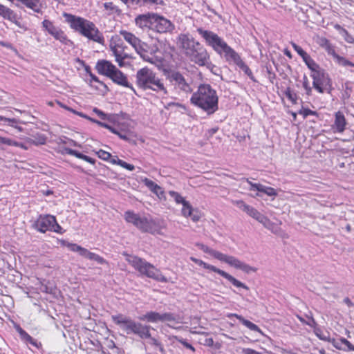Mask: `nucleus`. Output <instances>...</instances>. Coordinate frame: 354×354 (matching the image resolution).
Returning a JSON list of instances; mask_svg holds the SVG:
<instances>
[{
  "label": "nucleus",
  "mask_w": 354,
  "mask_h": 354,
  "mask_svg": "<svg viewBox=\"0 0 354 354\" xmlns=\"http://www.w3.org/2000/svg\"><path fill=\"white\" fill-rule=\"evenodd\" d=\"M291 46L293 48V49L298 53L299 56H301V58L305 57L308 53L302 49L301 47L298 46L294 42H291Z\"/></svg>",
  "instance_id": "nucleus-45"
},
{
  "label": "nucleus",
  "mask_w": 354,
  "mask_h": 354,
  "mask_svg": "<svg viewBox=\"0 0 354 354\" xmlns=\"http://www.w3.org/2000/svg\"><path fill=\"white\" fill-rule=\"evenodd\" d=\"M67 110L73 113L74 114H76L82 118H87V115H85L84 113H83L82 112H79L77 111H75L74 109H73L72 108H67Z\"/></svg>",
  "instance_id": "nucleus-60"
},
{
  "label": "nucleus",
  "mask_w": 354,
  "mask_h": 354,
  "mask_svg": "<svg viewBox=\"0 0 354 354\" xmlns=\"http://www.w3.org/2000/svg\"><path fill=\"white\" fill-rule=\"evenodd\" d=\"M299 114L302 115L304 118H307L308 115H316L317 116V113L315 111H312L308 108H302L299 111Z\"/></svg>",
  "instance_id": "nucleus-44"
},
{
  "label": "nucleus",
  "mask_w": 354,
  "mask_h": 354,
  "mask_svg": "<svg viewBox=\"0 0 354 354\" xmlns=\"http://www.w3.org/2000/svg\"><path fill=\"white\" fill-rule=\"evenodd\" d=\"M260 192H263L269 196H276L277 195V193L274 188L271 187H267L263 185H262Z\"/></svg>",
  "instance_id": "nucleus-43"
},
{
  "label": "nucleus",
  "mask_w": 354,
  "mask_h": 354,
  "mask_svg": "<svg viewBox=\"0 0 354 354\" xmlns=\"http://www.w3.org/2000/svg\"><path fill=\"white\" fill-rule=\"evenodd\" d=\"M178 42L183 55L190 62L209 69L214 66L207 49L199 41L187 35L181 34L178 37Z\"/></svg>",
  "instance_id": "nucleus-1"
},
{
  "label": "nucleus",
  "mask_w": 354,
  "mask_h": 354,
  "mask_svg": "<svg viewBox=\"0 0 354 354\" xmlns=\"http://www.w3.org/2000/svg\"><path fill=\"white\" fill-rule=\"evenodd\" d=\"M117 165L121 166L122 167H123L129 171H133L135 169V167L133 165L127 163L125 161L120 160V159H118Z\"/></svg>",
  "instance_id": "nucleus-46"
},
{
  "label": "nucleus",
  "mask_w": 354,
  "mask_h": 354,
  "mask_svg": "<svg viewBox=\"0 0 354 354\" xmlns=\"http://www.w3.org/2000/svg\"><path fill=\"white\" fill-rule=\"evenodd\" d=\"M41 291L46 293H52V289L48 288L47 285L41 284L40 288Z\"/></svg>",
  "instance_id": "nucleus-64"
},
{
  "label": "nucleus",
  "mask_w": 354,
  "mask_h": 354,
  "mask_svg": "<svg viewBox=\"0 0 354 354\" xmlns=\"http://www.w3.org/2000/svg\"><path fill=\"white\" fill-rule=\"evenodd\" d=\"M124 218L127 222L132 223L140 230L145 232V229L147 227L149 218L141 217L133 212L127 211L124 213Z\"/></svg>",
  "instance_id": "nucleus-16"
},
{
  "label": "nucleus",
  "mask_w": 354,
  "mask_h": 354,
  "mask_svg": "<svg viewBox=\"0 0 354 354\" xmlns=\"http://www.w3.org/2000/svg\"><path fill=\"white\" fill-rule=\"evenodd\" d=\"M136 85L142 90H151L160 95H167L164 82L151 69L145 67L138 70L136 75Z\"/></svg>",
  "instance_id": "nucleus-4"
},
{
  "label": "nucleus",
  "mask_w": 354,
  "mask_h": 354,
  "mask_svg": "<svg viewBox=\"0 0 354 354\" xmlns=\"http://www.w3.org/2000/svg\"><path fill=\"white\" fill-rule=\"evenodd\" d=\"M19 124H25V122H23L20 120L19 119L17 118H11L10 120H8V126H10L16 129H17L19 131L21 132L23 131V128L20 126H19Z\"/></svg>",
  "instance_id": "nucleus-41"
},
{
  "label": "nucleus",
  "mask_w": 354,
  "mask_h": 354,
  "mask_svg": "<svg viewBox=\"0 0 354 354\" xmlns=\"http://www.w3.org/2000/svg\"><path fill=\"white\" fill-rule=\"evenodd\" d=\"M93 112L95 113L102 120H109L110 116L106 115L102 111L98 109L97 108L93 109Z\"/></svg>",
  "instance_id": "nucleus-51"
},
{
  "label": "nucleus",
  "mask_w": 354,
  "mask_h": 354,
  "mask_svg": "<svg viewBox=\"0 0 354 354\" xmlns=\"http://www.w3.org/2000/svg\"><path fill=\"white\" fill-rule=\"evenodd\" d=\"M145 55H148L150 58L152 57L153 58V62H148L152 64H156L158 62L157 57L155 55L156 53L158 50V47L156 45L149 46L147 44V47L145 49Z\"/></svg>",
  "instance_id": "nucleus-35"
},
{
  "label": "nucleus",
  "mask_w": 354,
  "mask_h": 354,
  "mask_svg": "<svg viewBox=\"0 0 354 354\" xmlns=\"http://www.w3.org/2000/svg\"><path fill=\"white\" fill-rule=\"evenodd\" d=\"M97 156L104 160H109L110 158L111 157V155L110 153L104 151L102 149H100L98 151L96 152Z\"/></svg>",
  "instance_id": "nucleus-49"
},
{
  "label": "nucleus",
  "mask_w": 354,
  "mask_h": 354,
  "mask_svg": "<svg viewBox=\"0 0 354 354\" xmlns=\"http://www.w3.org/2000/svg\"><path fill=\"white\" fill-rule=\"evenodd\" d=\"M196 31L203 38L207 46L212 47L221 56H224L226 60L235 51L214 32L202 28H198Z\"/></svg>",
  "instance_id": "nucleus-7"
},
{
  "label": "nucleus",
  "mask_w": 354,
  "mask_h": 354,
  "mask_svg": "<svg viewBox=\"0 0 354 354\" xmlns=\"http://www.w3.org/2000/svg\"><path fill=\"white\" fill-rule=\"evenodd\" d=\"M193 207L188 201H186L183 204V208L181 210L182 214L185 217L191 216L193 212Z\"/></svg>",
  "instance_id": "nucleus-39"
},
{
  "label": "nucleus",
  "mask_w": 354,
  "mask_h": 354,
  "mask_svg": "<svg viewBox=\"0 0 354 354\" xmlns=\"http://www.w3.org/2000/svg\"><path fill=\"white\" fill-rule=\"evenodd\" d=\"M232 203L243 212H245L248 216L257 220L258 222L261 220V218H262L263 216V214L259 212L257 209L246 204L241 200L233 201Z\"/></svg>",
  "instance_id": "nucleus-19"
},
{
  "label": "nucleus",
  "mask_w": 354,
  "mask_h": 354,
  "mask_svg": "<svg viewBox=\"0 0 354 354\" xmlns=\"http://www.w3.org/2000/svg\"><path fill=\"white\" fill-rule=\"evenodd\" d=\"M120 1L128 6L138 7L139 0H120Z\"/></svg>",
  "instance_id": "nucleus-55"
},
{
  "label": "nucleus",
  "mask_w": 354,
  "mask_h": 354,
  "mask_svg": "<svg viewBox=\"0 0 354 354\" xmlns=\"http://www.w3.org/2000/svg\"><path fill=\"white\" fill-rule=\"evenodd\" d=\"M115 68L116 66L111 62L105 59L99 60L95 66V69L99 74L105 75L108 77H109V75H111V73H113Z\"/></svg>",
  "instance_id": "nucleus-22"
},
{
  "label": "nucleus",
  "mask_w": 354,
  "mask_h": 354,
  "mask_svg": "<svg viewBox=\"0 0 354 354\" xmlns=\"http://www.w3.org/2000/svg\"><path fill=\"white\" fill-rule=\"evenodd\" d=\"M112 319L115 324L118 325L127 334H135L142 339L151 338L150 328L148 325H143L140 322H136L131 319L122 315H113Z\"/></svg>",
  "instance_id": "nucleus-6"
},
{
  "label": "nucleus",
  "mask_w": 354,
  "mask_h": 354,
  "mask_svg": "<svg viewBox=\"0 0 354 354\" xmlns=\"http://www.w3.org/2000/svg\"><path fill=\"white\" fill-rule=\"evenodd\" d=\"M285 95L286 96V97L290 101L292 102L293 104H296L297 103V94L295 93L290 88H287V89L285 91Z\"/></svg>",
  "instance_id": "nucleus-42"
},
{
  "label": "nucleus",
  "mask_w": 354,
  "mask_h": 354,
  "mask_svg": "<svg viewBox=\"0 0 354 354\" xmlns=\"http://www.w3.org/2000/svg\"><path fill=\"white\" fill-rule=\"evenodd\" d=\"M308 68L310 70L311 73H316L318 71L323 70L324 68H321L319 64H317L315 61L312 62Z\"/></svg>",
  "instance_id": "nucleus-50"
},
{
  "label": "nucleus",
  "mask_w": 354,
  "mask_h": 354,
  "mask_svg": "<svg viewBox=\"0 0 354 354\" xmlns=\"http://www.w3.org/2000/svg\"><path fill=\"white\" fill-rule=\"evenodd\" d=\"M313 79V87L319 93H330L332 90V80L326 71L323 69L316 73H310Z\"/></svg>",
  "instance_id": "nucleus-11"
},
{
  "label": "nucleus",
  "mask_w": 354,
  "mask_h": 354,
  "mask_svg": "<svg viewBox=\"0 0 354 354\" xmlns=\"http://www.w3.org/2000/svg\"><path fill=\"white\" fill-rule=\"evenodd\" d=\"M259 222L261 223L266 228L274 234H277L279 231V227L264 215Z\"/></svg>",
  "instance_id": "nucleus-31"
},
{
  "label": "nucleus",
  "mask_w": 354,
  "mask_h": 354,
  "mask_svg": "<svg viewBox=\"0 0 354 354\" xmlns=\"http://www.w3.org/2000/svg\"><path fill=\"white\" fill-rule=\"evenodd\" d=\"M218 274L222 276L223 277L227 279L231 283H232L235 287L239 288H243L246 290H249V288L241 281L237 280L236 278H234L233 276L230 275V274L227 273L226 272L221 270Z\"/></svg>",
  "instance_id": "nucleus-25"
},
{
  "label": "nucleus",
  "mask_w": 354,
  "mask_h": 354,
  "mask_svg": "<svg viewBox=\"0 0 354 354\" xmlns=\"http://www.w3.org/2000/svg\"><path fill=\"white\" fill-rule=\"evenodd\" d=\"M154 17H156V13L147 12L139 15L135 19L136 25L142 30L145 28L152 29Z\"/></svg>",
  "instance_id": "nucleus-18"
},
{
  "label": "nucleus",
  "mask_w": 354,
  "mask_h": 354,
  "mask_svg": "<svg viewBox=\"0 0 354 354\" xmlns=\"http://www.w3.org/2000/svg\"><path fill=\"white\" fill-rule=\"evenodd\" d=\"M42 27L51 35L52 33L58 28L53 25V22L48 19L42 21Z\"/></svg>",
  "instance_id": "nucleus-38"
},
{
  "label": "nucleus",
  "mask_w": 354,
  "mask_h": 354,
  "mask_svg": "<svg viewBox=\"0 0 354 354\" xmlns=\"http://www.w3.org/2000/svg\"><path fill=\"white\" fill-rule=\"evenodd\" d=\"M175 106V107H184V106L179 103V102H170L168 103H166L164 104V107L166 109H169L171 107Z\"/></svg>",
  "instance_id": "nucleus-54"
},
{
  "label": "nucleus",
  "mask_w": 354,
  "mask_h": 354,
  "mask_svg": "<svg viewBox=\"0 0 354 354\" xmlns=\"http://www.w3.org/2000/svg\"><path fill=\"white\" fill-rule=\"evenodd\" d=\"M190 217L192 220L194 222H196L200 219V215L194 209H193L192 214Z\"/></svg>",
  "instance_id": "nucleus-63"
},
{
  "label": "nucleus",
  "mask_w": 354,
  "mask_h": 354,
  "mask_svg": "<svg viewBox=\"0 0 354 354\" xmlns=\"http://www.w3.org/2000/svg\"><path fill=\"white\" fill-rule=\"evenodd\" d=\"M191 103L201 109L207 115L214 113L218 109V97L216 90L209 84H201L196 92L193 93Z\"/></svg>",
  "instance_id": "nucleus-3"
},
{
  "label": "nucleus",
  "mask_w": 354,
  "mask_h": 354,
  "mask_svg": "<svg viewBox=\"0 0 354 354\" xmlns=\"http://www.w3.org/2000/svg\"><path fill=\"white\" fill-rule=\"evenodd\" d=\"M142 321H147L151 323H156L158 322H173L175 321V317L169 313L160 314L155 311H150L140 317Z\"/></svg>",
  "instance_id": "nucleus-15"
},
{
  "label": "nucleus",
  "mask_w": 354,
  "mask_h": 354,
  "mask_svg": "<svg viewBox=\"0 0 354 354\" xmlns=\"http://www.w3.org/2000/svg\"><path fill=\"white\" fill-rule=\"evenodd\" d=\"M63 16L70 27L75 32L89 40L104 45L105 40L103 34L93 22L83 17L66 12L63 14Z\"/></svg>",
  "instance_id": "nucleus-2"
},
{
  "label": "nucleus",
  "mask_w": 354,
  "mask_h": 354,
  "mask_svg": "<svg viewBox=\"0 0 354 354\" xmlns=\"http://www.w3.org/2000/svg\"><path fill=\"white\" fill-rule=\"evenodd\" d=\"M26 141L31 145H41L46 143V138L42 134H37L34 136L33 138H26Z\"/></svg>",
  "instance_id": "nucleus-33"
},
{
  "label": "nucleus",
  "mask_w": 354,
  "mask_h": 354,
  "mask_svg": "<svg viewBox=\"0 0 354 354\" xmlns=\"http://www.w3.org/2000/svg\"><path fill=\"white\" fill-rule=\"evenodd\" d=\"M234 316H235L245 326H246L250 330L261 333V330L257 325L254 324V323L251 322L248 319H245L241 315L234 314Z\"/></svg>",
  "instance_id": "nucleus-30"
},
{
  "label": "nucleus",
  "mask_w": 354,
  "mask_h": 354,
  "mask_svg": "<svg viewBox=\"0 0 354 354\" xmlns=\"http://www.w3.org/2000/svg\"><path fill=\"white\" fill-rule=\"evenodd\" d=\"M342 342L343 344V346H344V351H354V345H353L346 339L342 337Z\"/></svg>",
  "instance_id": "nucleus-47"
},
{
  "label": "nucleus",
  "mask_w": 354,
  "mask_h": 354,
  "mask_svg": "<svg viewBox=\"0 0 354 354\" xmlns=\"http://www.w3.org/2000/svg\"><path fill=\"white\" fill-rule=\"evenodd\" d=\"M0 16L6 19L14 21L16 19V15L14 12L9 8L0 3Z\"/></svg>",
  "instance_id": "nucleus-29"
},
{
  "label": "nucleus",
  "mask_w": 354,
  "mask_h": 354,
  "mask_svg": "<svg viewBox=\"0 0 354 354\" xmlns=\"http://www.w3.org/2000/svg\"><path fill=\"white\" fill-rule=\"evenodd\" d=\"M334 347L338 350H341L344 351V346H343V344L342 342V338H340L338 341H334L333 343Z\"/></svg>",
  "instance_id": "nucleus-56"
},
{
  "label": "nucleus",
  "mask_w": 354,
  "mask_h": 354,
  "mask_svg": "<svg viewBox=\"0 0 354 354\" xmlns=\"http://www.w3.org/2000/svg\"><path fill=\"white\" fill-rule=\"evenodd\" d=\"M67 150V153L70 155H72V156H75L76 158H80V159H82V160H84L91 164H93L94 165L95 162V160L89 157V156H87L76 150H74V149H66Z\"/></svg>",
  "instance_id": "nucleus-32"
},
{
  "label": "nucleus",
  "mask_w": 354,
  "mask_h": 354,
  "mask_svg": "<svg viewBox=\"0 0 354 354\" xmlns=\"http://www.w3.org/2000/svg\"><path fill=\"white\" fill-rule=\"evenodd\" d=\"M246 181L250 185V190H251V191H252V190H257L259 192H261V187H262V185H263L262 184H260V183H253L251 181H250L249 179H246Z\"/></svg>",
  "instance_id": "nucleus-52"
},
{
  "label": "nucleus",
  "mask_w": 354,
  "mask_h": 354,
  "mask_svg": "<svg viewBox=\"0 0 354 354\" xmlns=\"http://www.w3.org/2000/svg\"><path fill=\"white\" fill-rule=\"evenodd\" d=\"M17 331H18L19 334L20 335V337L22 339L25 340L26 342H27L32 345H35V339L28 333H27L24 329L19 327L17 329Z\"/></svg>",
  "instance_id": "nucleus-37"
},
{
  "label": "nucleus",
  "mask_w": 354,
  "mask_h": 354,
  "mask_svg": "<svg viewBox=\"0 0 354 354\" xmlns=\"http://www.w3.org/2000/svg\"><path fill=\"white\" fill-rule=\"evenodd\" d=\"M330 44V41L326 39V38H322L321 39V41H320V46L322 47H323L324 49L328 46Z\"/></svg>",
  "instance_id": "nucleus-62"
},
{
  "label": "nucleus",
  "mask_w": 354,
  "mask_h": 354,
  "mask_svg": "<svg viewBox=\"0 0 354 354\" xmlns=\"http://www.w3.org/2000/svg\"><path fill=\"white\" fill-rule=\"evenodd\" d=\"M120 35L135 49L143 60L146 62H153V58L152 57L150 58L148 55L145 54V49L147 47V44L142 42L134 34L125 30H121L120 31Z\"/></svg>",
  "instance_id": "nucleus-10"
},
{
  "label": "nucleus",
  "mask_w": 354,
  "mask_h": 354,
  "mask_svg": "<svg viewBox=\"0 0 354 354\" xmlns=\"http://www.w3.org/2000/svg\"><path fill=\"white\" fill-rule=\"evenodd\" d=\"M109 78L115 84L131 88L132 91H134L133 87L131 84L129 83L127 80V76L119 69L117 68L111 73L109 75Z\"/></svg>",
  "instance_id": "nucleus-20"
},
{
  "label": "nucleus",
  "mask_w": 354,
  "mask_h": 354,
  "mask_svg": "<svg viewBox=\"0 0 354 354\" xmlns=\"http://www.w3.org/2000/svg\"><path fill=\"white\" fill-rule=\"evenodd\" d=\"M325 50L329 55H331L333 57L336 63L339 66L354 67L353 63L336 53L335 48L331 44L327 46Z\"/></svg>",
  "instance_id": "nucleus-23"
},
{
  "label": "nucleus",
  "mask_w": 354,
  "mask_h": 354,
  "mask_svg": "<svg viewBox=\"0 0 354 354\" xmlns=\"http://www.w3.org/2000/svg\"><path fill=\"white\" fill-rule=\"evenodd\" d=\"M117 135L122 140H126V141H129L130 140V138H129L128 134L127 133H124V132L122 131H119Z\"/></svg>",
  "instance_id": "nucleus-58"
},
{
  "label": "nucleus",
  "mask_w": 354,
  "mask_h": 354,
  "mask_svg": "<svg viewBox=\"0 0 354 354\" xmlns=\"http://www.w3.org/2000/svg\"><path fill=\"white\" fill-rule=\"evenodd\" d=\"M163 0H139L138 7H151L154 6H164Z\"/></svg>",
  "instance_id": "nucleus-36"
},
{
  "label": "nucleus",
  "mask_w": 354,
  "mask_h": 354,
  "mask_svg": "<svg viewBox=\"0 0 354 354\" xmlns=\"http://www.w3.org/2000/svg\"><path fill=\"white\" fill-rule=\"evenodd\" d=\"M178 342H180L182 345H183L185 348H188V349H190L191 351H192L193 352L195 351V348H194V346L190 344L189 343H188L186 339H183V338H178Z\"/></svg>",
  "instance_id": "nucleus-53"
},
{
  "label": "nucleus",
  "mask_w": 354,
  "mask_h": 354,
  "mask_svg": "<svg viewBox=\"0 0 354 354\" xmlns=\"http://www.w3.org/2000/svg\"><path fill=\"white\" fill-rule=\"evenodd\" d=\"M109 48L119 66H124V59L129 58V56L128 53L125 52L127 47L124 45L119 35L112 36L110 40Z\"/></svg>",
  "instance_id": "nucleus-12"
},
{
  "label": "nucleus",
  "mask_w": 354,
  "mask_h": 354,
  "mask_svg": "<svg viewBox=\"0 0 354 354\" xmlns=\"http://www.w3.org/2000/svg\"><path fill=\"white\" fill-rule=\"evenodd\" d=\"M162 229V225L160 222L158 220H154L152 218H149L147 227L145 229V232H149L151 234H160V232Z\"/></svg>",
  "instance_id": "nucleus-26"
},
{
  "label": "nucleus",
  "mask_w": 354,
  "mask_h": 354,
  "mask_svg": "<svg viewBox=\"0 0 354 354\" xmlns=\"http://www.w3.org/2000/svg\"><path fill=\"white\" fill-rule=\"evenodd\" d=\"M34 227L39 232L44 233L46 231H53L62 234V228L57 223L54 216L46 214L40 215L34 223Z\"/></svg>",
  "instance_id": "nucleus-13"
},
{
  "label": "nucleus",
  "mask_w": 354,
  "mask_h": 354,
  "mask_svg": "<svg viewBox=\"0 0 354 354\" xmlns=\"http://www.w3.org/2000/svg\"><path fill=\"white\" fill-rule=\"evenodd\" d=\"M67 110L73 113L74 114H76L82 118H87V115H85L84 113H83L82 112H79L77 111H75L74 109H73L72 108H67Z\"/></svg>",
  "instance_id": "nucleus-61"
},
{
  "label": "nucleus",
  "mask_w": 354,
  "mask_h": 354,
  "mask_svg": "<svg viewBox=\"0 0 354 354\" xmlns=\"http://www.w3.org/2000/svg\"><path fill=\"white\" fill-rule=\"evenodd\" d=\"M174 28V25L169 20L156 14V17H154L152 30L159 33H165L171 32Z\"/></svg>",
  "instance_id": "nucleus-17"
},
{
  "label": "nucleus",
  "mask_w": 354,
  "mask_h": 354,
  "mask_svg": "<svg viewBox=\"0 0 354 354\" xmlns=\"http://www.w3.org/2000/svg\"><path fill=\"white\" fill-rule=\"evenodd\" d=\"M303 61L305 62L306 65L308 66L312 62H314V60L312 59V57L307 54L305 57L302 58Z\"/></svg>",
  "instance_id": "nucleus-59"
},
{
  "label": "nucleus",
  "mask_w": 354,
  "mask_h": 354,
  "mask_svg": "<svg viewBox=\"0 0 354 354\" xmlns=\"http://www.w3.org/2000/svg\"><path fill=\"white\" fill-rule=\"evenodd\" d=\"M165 79L174 90L179 94H189L192 93V81L185 78L183 74L176 70L165 71Z\"/></svg>",
  "instance_id": "nucleus-9"
},
{
  "label": "nucleus",
  "mask_w": 354,
  "mask_h": 354,
  "mask_svg": "<svg viewBox=\"0 0 354 354\" xmlns=\"http://www.w3.org/2000/svg\"><path fill=\"white\" fill-rule=\"evenodd\" d=\"M169 195L174 198L175 202L178 204H183L187 201L178 192L175 191H169Z\"/></svg>",
  "instance_id": "nucleus-40"
},
{
  "label": "nucleus",
  "mask_w": 354,
  "mask_h": 354,
  "mask_svg": "<svg viewBox=\"0 0 354 354\" xmlns=\"http://www.w3.org/2000/svg\"><path fill=\"white\" fill-rule=\"evenodd\" d=\"M196 245L204 252L207 253L215 259L222 262H225L236 269H239L245 273L248 274L251 272H254L257 271V268L245 263L233 256L227 255L218 251L212 250L203 243H197Z\"/></svg>",
  "instance_id": "nucleus-8"
},
{
  "label": "nucleus",
  "mask_w": 354,
  "mask_h": 354,
  "mask_svg": "<svg viewBox=\"0 0 354 354\" xmlns=\"http://www.w3.org/2000/svg\"><path fill=\"white\" fill-rule=\"evenodd\" d=\"M342 36L345 41L349 44H354V38L344 28H342Z\"/></svg>",
  "instance_id": "nucleus-48"
},
{
  "label": "nucleus",
  "mask_w": 354,
  "mask_h": 354,
  "mask_svg": "<svg viewBox=\"0 0 354 354\" xmlns=\"http://www.w3.org/2000/svg\"><path fill=\"white\" fill-rule=\"evenodd\" d=\"M228 62H233L236 64L252 81L256 82L252 71L241 59L239 54L234 51L227 59Z\"/></svg>",
  "instance_id": "nucleus-21"
},
{
  "label": "nucleus",
  "mask_w": 354,
  "mask_h": 354,
  "mask_svg": "<svg viewBox=\"0 0 354 354\" xmlns=\"http://www.w3.org/2000/svg\"><path fill=\"white\" fill-rule=\"evenodd\" d=\"M86 119H87V120H90V121H91V122H94V123H96V124H98L99 126L102 127H104V128L108 127H107V124H108L104 123V122H100V121H98V120H95V119H93V118H91V117H89V116H87V118H86Z\"/></svg>",
  "instance_id": "nucleus-57"
},
{
  "label": "nucleus",
  "mask_w": 354,
  "mask_h": 354,
  "mask_svg": "<svg viewBox=\"0 0 354 354\" xmlns=\"http://www.w3.org/2000/svg\"><path fill=\"white\" fill-rule=\"evenodd\" d=\"M122 254L126 257V261L141 275L156 281L168 282V279L162 274L161 271L145 259L129 254L127 252H123Z\"/></svg>",
  "instance_id": "nucleus-5"
},
{
  "label": "nucleus",
  "mask_w": 354,
  "mask_h": 354,
  "mask_svg": "<svg viewBox=\"0 0 354 354\" xmlns=\"http://www.w3.org/2000/svg\"><path fill=\"white\" fill-rule=\"evenodd\" d=\"M346 121L344 114L341 111H337L335 115V122L332 126L334 132L342 133L344 131L346 125Z\"/></svg>",
  "instance_id": "nucleus-24"
},
{
  "label": "nucleus",
  "mask_w": 354,
  "mask_h": 354,
  "mask_svg": "<svg viewBox=\"0 0 354 354\" xmlns=\"http://www.w3.org/2000/svg\"><path fill=\"white\" fill-rule=\"evenodd\" d=\"M62 245L66 246L71 251L78 253L81 257L93 260L97 262L99 264H107V261L97 254L90 252L86 248H84L76 243H71L65 241H62Z\"/></svg>",
  "instance_id": "nucleus-14"
},
{
  "label": "nucleus",
  "mask_w": 354,
  "mask_h": 354,
  "mask_svg": "<svg viewBox=\"0 0 354 354\" xmlns=\"http://www.w3.org/2000/svg\"><path fill=\"white\" fill-rule=\"evenodd\" d=\"M142 182L144 183L146 187H147L153 194H155L158 196L160 197L161 195L164 194V192L162 191V188L153 180L145 178V179L142 180Z\"/></svg>",
  "instance_id": "nucleus-27"
},
{
  "label": "nucleus",
  "mask_w": 354,
  "mask_h": 354,
  "mask_svg": "<svg viewBox=\"0 0 354 354\" xmlns=\"http://www.w3.org/2000/svg\"><path fill=\"white\" fill-rule=\"evenodd\" d=\"M56 40L59 41L62 44L70 46L73 44V42L68 39V37L64 33L63 30H62L59 28H57L52 35H51Z\"/></svg>",
  "instance_id": "nucleus-28"
},
{
  "label": "nucleus",
  "mask_w": 354,
  "mask_h": 354,
  "mask_svg": "<svg viewBox=\"0 0 354 354\" xmlns=\"http://www.w3.org/2000/svg\"><path fill=\"white\" fill-rule=\"evenodd\" d=\"M190 259L192 261H193L194 263H195L196 264H197L200 266H202L205 269L216 272L218 274L221 271V270L217 268L216 267H215L212 265L208 264L201 259H196L195 257H191Z\"/></svg>",
  "instance_id": "nucleus-34"
}]
</instances>
